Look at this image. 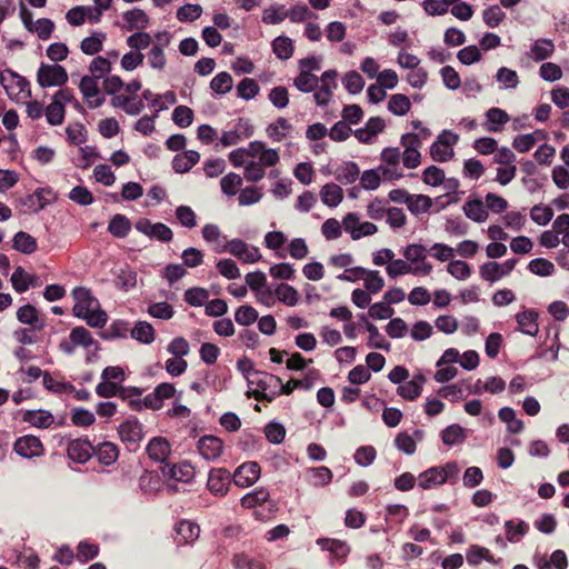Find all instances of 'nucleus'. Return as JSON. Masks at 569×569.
<instances>
[{
  "label": "nucleus",
  "instance_id": "obj_48",
  "mask_svg": "<svg viewBox=\"0 0 569 569\" xmlns=\"http://www.w3.org/2000/svg\"><path fill=\"white\" fill-rule=\"evenodd\" d=\"M366 329L369 332L368 346L370 348L387 351L390 349V343L386 341V339L380 335L378 328L373 323L366 321Z\"/></svg>",
  "mask_w": 569,
  "mask_h": 569
},
{
  "label": "nucleus",
  "instance_id": "obj_43",
  "mask_svg": "<svg viewBox=\"0 0 569 569\" xmlns=\"http://www.w3.org/2000/svg\"><path fill=\"white\" fill-rule=\"evenodd\" d=\"M233 80L230 73L222 71L219 72L210 82V88L217 94H224L232 89Z\"/></svg>",
  "mask_w": 569,
  "mask_h": 569
},
{
  "label": "nucleus",
  "instance_id": "obj_10",
  "mask_svg": "<svg viewBox=\"0 0 569 569\" xmlns=\"http://www.w3.org/2000/svg\"><path fill=\"white\" fill-rule=\"evenodd\" d=\"M261 468L256 461H248L239 466L233 476L232 480L236 486L244 488L252 486L260 477Z\"/></svg>",
  "mask_w": 569,
  "mask_h": 569
},
{
  "label": "nucleus",
  "instance_id": "obj_49",
  "mask_svg": "<svg viewBox=\"0 0 569 569\" xmlns=\"http://www.w3.org/2000/svg\"><path fill=\"white\" fill-rule=\"evenodd\" d=\"M80 319L84 320L91 328H103L108 322V315L101 309V306L97 309H92L88 313L83 315Z\"/></svg>",
  "mask_w": 569,
  "mask_h": 569
},
{
  "label": "nucleus",
  "instance_id": "obj_30",
  "mask_svg": "<svg viewBox=\"0 0 569 569\" xmlns=\"http://www.w3.org/2000/svg\"><path fill=\"white\" fill-rule=\"evenodd\" d=\"M130 333L133 339L141 343L149 345L154 341V329L147 321H138Z\"/></svg>",
  "mask_w": 569,
  "mask_h": 569
},
{
  "label": "nucleus",
  "instance_id": "obj_4",
  "mask_svg": "<svg viewBox=\"0 0 569 569\" xmlns=\"http://www.w3.org/2000/svg\"><path fill=\"white\" fill-rule=\"evenodd\" d=\"M13 451L22 458L31 459L43 455L41 440L32 435L19 437L13 443Z\"/></svg>",
  "mask_w": 569,
  "mask_h": 569
},
{
  "label": "nucleus",
  "instance_id": "obj_17",
  "mask_svg": "<svg viewBox=\"0 0 569 569\" xmlns=\"http://www.w3.org/2000/svg\"><path fill=\"white\" fill-rule=\"evenodd\" d=\"M17 319L23 325L31 326L34 330H42L46 327L44 321L39 318V311L30 303L17 310Z\"/></svg>",
  "mask_w": 569,
  "mask_h": 569
},
{
  "label": "nucleus",
  "instance_id": "obj_47",
  "mask_svg": "<svg viewBox=\"0 0 569 569\" xmlns=\"http://www.w3.org/2000/svg\"><path fill=\"white\" fill-rule=\"evenodd\" d=\"M201 13L200 4L186 3L177 10V19L181 22H193L200 18Z\"/></svg>",
  "mask_w": 569,
  "mask_h": 569
},
{
  "label": "nucleus",
  "instance_id": "obj_27",
  "mask_svg": "<svg viewBox=\"0 0 569 569\" xmlns=\"http://www.w3.org/2000/svg\"><path fill=\"white\" fill-rule=\"evenodd\" d=\"M322 202L328 207H337L343 199V190L336 183H327L320 191Z\"/></svg>",
  "mask_w": 569,
  "mask_h": 569
},
{
  "label": "nucleus",
  "instance_id": "obj_19",
  "mask_svg": "<svg viewBox=\"0 0 569 569\" xmlns=\"http://www.w3.org/2000/svg\"><path fill=\"white\" fill-rule=\"evenodd\" d=\"M462 210L468 219L478 223L485 222L489 216L483 201L478 198L466 201Z\"/></svg>",
  "mask_w": 569,
  "mask_h": 569
},
{
  "label": "nucleus",
  "instance_id": "obj_15",
  "mask_svg": "<svg viewBox=\"0 0 569 569\" xmlns=\"http://www.w3.org/2000/svg\"><path fill=\"white\" fill-rule=\"evenodd\" d=\"M200 160V153L196 150H187L177 153L172 159V169L177 173H186L191 170Z\"/></svg>",
  "mask_w": 569,
  "mask_h": 569
},
{
  "label": "nucleus",
  "instance_id": "obj_8",
  "mask_svg": "<svg viewBox=\"0 0 569 569\" xmlns=\"http://www.w3.org/2000/svg\"><path fill=\"white\" fill-rule=\"evenodd\" d=\"M456 470V463H447L445 467H432L419 475V486L430 489L443 485L448 480V470Z\"/></svg>",
  "mask_w": 569,
  "mask_h": 569
},
{
  "label": "nucleus",
  "instance_id": "obj_62",
  "mask_svg": "<svg viewBox=\"0 0 569 569\" xmlns=\"http://www.w3.org/2000/svg\"><path fill=\"white\" fill-rule=\"evenodd\" d=\"M258 319L257 310L251 306H241L234 313V320L241 326H250Z\"/></svg>",
  "mask_w": 569,
  "mask_h": 569
},
{
  "label": "nucleus",
  "instance_id": "obj_23",
  "mask_svg": "<svg viewBox=\"0 0 569 569\" xmlns=\"http://www.w3.org/2000/svg\"><path fill=\"white\" fill-rule=\"evenodd\" d=\"M12 247L21 253L31 254L37 251L38 242L37 239L28 232L18 231L13 237Z\"/></svg>",
  "mask_w": 569,
  "mask_h": 569
},
{
  "label": "nucleus",
  "instance_id": "obj_2",
  "mask_svg": "<svg viewBox=\"0 0 569 569\" xmlns=\"http://www.w3.org/2000/svg\"><path fill=\"white\" fill-rule=\"evenodd\" d=\"M458 136L449 130H443L430 147V154L435 161L445 162L452 154V144L457 143Z\"/></svg>",
  "mask_w": 569,
  "mask_h": 569
},
{
  "label": "nucleus",
  "instance_id": "obj_7",
  "mask_svg": "<svg viewBox=\"0 0 569 569\" xmlns=\"http://www.w3.org/2000/svg\"><path fill=\"white\" fill-rule=\"evenodd\" d=\"M389 199L396 203H406L411 212L417 210L412 204V200L421 202V209L427 212L432 207V199L426 194H410L405 189H393L389 192Z\"/></svg>",
  "mask_w": 569,
  "mask_h": 569
},
{
  "label": "nucleus",
  "instance_id": "obj_37",
  "mask_svg": "<svg viewBox=\"0 0 569 569\" xmlns=\"http://www.w3.org/2000/svg\"><path fill=\"white\" fill-rule=\"evenodd\" d=\"M487 119L489 124L487 126V131L489 132H498L500 128L498 126H503L509 121V114L500 109V108H491L487 111Z\"/></svg>",
  "mask_w": 569,
  "mask_h": 569
},
{
  "label": "nucleus",
  "instance_id": "obj_9",
  "mask_svg": "<svg viewBox=\"0 0 569 569\" xmlns=\"http://www.w3.org/2000/svg\"><path fill=\"white\" fill-rule=\"evenodd\" d=\"M56 199L50 188H39L33 193L27 194L19 200L20 204L32 212L44 209Z\"/></svg>",
  "mask_w": 569,
  "mask_h": 569
},
{
  "label": "nucleus",
  "instance_id": "obj_21",
  "mask_svg": "<svg viewBox=\"0 0 569 569\" xmlns=\"http://www.w3.org/2000/svg\"><path fill=\"white\" fill-rule=\"evenodd\" d=\"M176 532L178 535V543H189L198 539L200 535V528L197 523L181 520L176 525Z\"/></svg>",
  "mask_w": 569,
  "mask_h": 569
},
{
  "label": "nucleus",
  "instance_id": "obj_44",
  "mask_svg": "<svg viewBox=\"0 0 569 569\" xmlns=\"http://www.w3.org/2000/svg\"><path fill=\"white\" fill-rule=\"evenodd\" d=\"M278 299L287 306L293 307L298 303L299 293L296 288L287 283H280L276 288Z\"/></svg>",
  "mask_w": 569,
  "mask_h": 569
},
{
  "label": "nucleus",
  "instance_id": "obj_60",
  "mask_svg": "<svg viewBox=\"0 0 569 569\" xmlns=\"http://www.w3.org/2000/svg\"><path fill=\"white\" fill-rule=\"evenodd\" d=\"M447 271L458 280H465L470 277L471 268L462 260H452L447 264Z\"/></svg>",
  "mask_w": 569,
  "mask_h": 569
},
{
  "label": "nucleus",
  "instance_id": "obj_63",
  "mask_svg": "<svg viewBox=\"0 0 569 569\" xmlns=\"http://www.w3.org/2000/svg\"><path fill=\"white\" fill-rule=\"evenodd\" d=\"M264 435L269 442L279 445L284 440L286 428L278 422H269L264 428Z\"/></svg>",
  "mask_w": 569,
  "mask_h": 569
},
{
  "label": "nucleus",
  "instance_id": "obj_24",
  "mask_svg": "<svg viewBox=\"0 0 569 569\" xmlns=\"http://www.w3.org/2000/svg\"><path fill=\"white\" fill-rule=\"evenodd\" d=\"M122 18L127 22L126 28L129 31L133 29H144L149 23V17L142 9L139 8L126 11Z\"/></svg>",
  "mask_w": 569,
  "mask_h": 569
},
{
  "label": "nucleus",
  "instance_id": "obj_38",
  "mask_svg": "<svg viewBox=\"0 0 569 569\" xmlns=\"http://www.w3.org/2000/svg\"><path fill=\"white\" fill-rule=\"evenodd\" d=\"M411 108L410 99L402 93H396L390 97L388 110L396 116H405Z\"/></svg>",
  "mask_w": 569,
  "mask_h": 569
},
{
  "label": "nucleus",
  "instance_id": "obj_18",
  "mask_svg": "<svg viewBox=\"0 0 569 569\" xmlns=\"http://www.w3.org/2000/svg\"><path fill=\"white\" fill-rule=\"evenodd\" d=\"M537 319L538 312L531 309L523 310L516 315V320L520 331L531 337H535L539 331Z\"/></svg>",
  "mask_w": 569,
  "mask_h": 569
},
{
  "label": "nucleus",
  "instance_id": "obj_45",
  "mask_svg": "<svg viewBox=\"0 0 569 569\" xmlns=\"http://www.w3.org/2000/svg\"><path fill=\"white\" fill-rule=\"evenodd\" d=\"M142 390L137 387H121L118 397H120L122 400H127L132 410L139 411L142 408V400H140Z\"/></svg>",
  "mask_w": 569,
  "mask_h": 569
},
{
  "label": "nucleus",
  "instance_id": "obj_6",
  "mask_svg": "<svg viewBox=\"0 0 569 569\" xmlns=\"http://www.w3.org/2000/svg\"><path fill=\"white\" fill-rule=\"evenodd\" d=\"M136 229L149 238H154L161 242H170L173 238L172 230L162 222L152 223L148 219H141L136 223Z\"/></svg>",
  "mask_w": 569,
  "mask_h": 569
},
{
  "label": "nucleus",
  "instance_id": "obj_33",
  "mask_svg": "<svg viewBox=\"0 0 569 569\" xmlns=\"http://www.w3.org/2000/svg\"><path fill=\"white\" fill-rule=\"evenodd\" d=\"M10 280L13 289L19 293L26 292L30 286H34V277L26 273L22 267L16 268Z\"/></svg>",
  "mask_w": 569,
  "mask_h": 569
},
{
  "label": "nucleus",
  "instance_id": "obj_55",
  "mask_svg": "<svg viewBox=\"0 0 569 569\" xmlns=\"http://www.w3.org/2000/svg\"><path fill=\"white\" fill-rule=\"evenodd\" d=\"M99 555V546L94 543H89L87 541H80L77 547L76 558L84 563L89 560L94 559Z\"/></svg>",
  "mask_w": 569,
  "mask_h": 569
},
{
  "label": "nucleus",
  "instance_id": "obj_5",
  "mask_svg": "<svg viewBox=\"0 0 569 569\" xmlns=\"http://www.w3.org/2000/svg\"><path fill=\"white\" fill-rule=\"evenodd\" d=\"M231 473L226 468H212L209 472L207 487L214 496H226L231 483Z\"/></svg>",
  "mask_w": 569,
  "mask_h": 569
},
{
  "label": "nucleus",
  "instance_id": "obj_36",
  "mask_svg": "<svg viewBox=\"0 0 569 569\" xmlns=\"http://www.w3.org/2000/svg\"><path fill=\"white\" fill-rule=\"evenodd\" d=\"M70 341L73 346H81L83 348H90L98 342L92 338L90 331L82 326L73 328L69 335Z\"/></svg>",
  "mask_w": 569,
  "mask_h": 569
},
{
  "label": "nucleus",
  "instance_id": "obj_22",
  "mask_svg": "<svg viewBox=\"0 0 569 569\" xmlns=\"http://www.w3.org/2000/svg\"><path fill=\"white\" fill-rule=\"evenodd\" d=\"M249 385H256L264 392L270 393L272 390H278L281 386V378L264 371L254 372V378L249 380Z\"/></svg>",
  "mask_w": 569,
  "mask_h": 569
},
{
  "label": "nucleus",
  "instance_id": "obj_3",
  "mask_svg": "<svg viewBox=\"0 0 569 569\" xmlns=\"http://www.w3.org/2000/svg\"><path fill=\"white\" fill-rule=\"evenodd\" d=\"M76 303L72 308V313L77 318H81L83 315L97 309L100 305L99 300L92 296L90 289L86 287H76L71 292Z\"/></svg>",
  "mask_w": 569,
  "mask_h": 569
},
{
  "label": "nucleus",
  "instance_id": "obj_26",
  "mask_svg": "<svg viewBox=\"0 0 569 569\" xmlns=\"http://www.w3.org/2000/svg\"><path fill=\"white\" fill-rule=\"evenodd\" d=\"M359 173L360 170L358 164L356 162L349 161L337 168L335 176L336 180L340 183L351 184L358 179Z\"/></svg>",
  "mask_w": 569,
  "mask_h": 569
},
{
  "label": "nucleus",
  "instance_id": "obj_29",
  "mask_svg": "<svg viewBox=\"0 0 569 569\" xmlns=\"http://www.w3.org/2000/svg\"><path fill=\"white\" fill-rule=\"evenodd\" d=\"M131 230L130 220L123 214H116L109 222L108 231L116 238H124Z\"/></svg>",
  "mask_w": 569,
  "mask_h": 569
},
{
  "label": "nucleus",
  "instance_id": "obj_12",
  "mask_svg": "<svg viewBox=\"0 0 569 569\" xmlns=\"http://www.w3.org/2000/svg\"><path fill=\"white\" fill-rule=\"evenodd\" d=\"M118 432L121 441L129 446H138L143 437L142 425L138 419L123 421L120 423Z\"/></svg>",
  "mask_w": 569,
  "mask_h": 569
},
{
  "label": "nucleus",
  "instance_id": "obj_52",
  "mask_svg": "<svg viewBox=\"0 0 569 569\" xmlns=\"http://www.w3.org/2000/svg\"><path fill=\"white\" fill-rule=\"evenodd\" d=\"M172 121L180 128H187L193 121V111L187 106H178L172 112Z\"/></svg>",
  "mask_w": 569,
  "mask_h": 569
},
{
  "label": "nucleus",
  "instance_id": "obj_31",
  "mask_svg": "<svg viewBox=\"0 0 569 569\" xmlns=\"http://www.w3.org/2000/svg\"><path fill=\"white\" fill-rule=\"evenodd\" d=\"M555 44L550 39H538L531 47V53L535 61H542L552 56Z\"/></svg>",
  "mask_w": 569,
  "mask_h": 569
},
{
  "label": "nucleus",
  "instance_id": "obj_13",
  "mask_svg": "<svg viewBox=\"0 0 569 569\" xmlns=\"http://www.w3.org/2000/svg\"><path fill=\"white\" fill-rule=\"evenodd\" d=\"M93 446L88 439H74L68 443V457L78 463H86L92 456Z\"/></svg>",
  "mask_w": 569,
  "mask_h": 569
},
{
  "label": "nucleus",
  "instance_id": "obj_34",
  "mask_svg": "<svg viewBox=\"0 0 569 569\" xmlns=\"http://www.w3.org/2000/svg\"><path fill=\"white\" fill-rule=\"evenodd\" d=\"M272 50L277 58L288 60L293 54V44L290 38L279 36L272 41Z\"/></svg>",
  "mask_w": 569,
  "mask_h": 569
},
{
  "label": "nucleus",
  "instance_id": "obj_58",
  "mask_svg": "<svg viewBox=\"0 0 569 569\" xmlns=\"http://www.w3.org/2000/svg\"><path fill=\"white\" fill-rule=\"evenodd\" d=\"M482 18L489 28H496L503 21L506 13L499 6H491L483 10Z\"/></svg>",
  "mask_w": 569,
  "mask_h": 569
},
{
  "label": "nucleus",
  "instance_id": "obj_61",
  "mask_svg": "<svg viewBox=\"0 0 569 569\" xmlns=\"http://www.w3.org/2000/svg\"><path fill=\"white\" fill-rule=\"evenodd\" d=\"M194 470L193 467L190 463H181L179 466L173 465L169 468L168 475L178 480V481H184L188 482L193 477Z\"/></svg>",
  "mask_w": 569,
  "mask_h": 569
},
{
  "label": "nucleus",
  "instance_id": "obj_32",
  "mask_svg": "<svg viewBox=\"0 0 569 569\" xmlns=\"http://www.w3.org/2000/svg\"><path fill=\"white\" fill-rule=\"evenodd\" d=\"M293 84L302 92H311L318 88L319 78L308 70H301L295 78Z\"/></svg>",
  "mask_w": 569,
  "mask_h": 569
},
{
  "label": "nucleus",
  "instance_id": "obj_51",
  "mask_svg": "<svg viewBox=\"0 0 569 569\" xmlns=\"http://www.w3.org/2000/svg\"><path fill=\"white\" fill-rule=\"evenodd\" d=\"M100 78V74L98 76H83L79 89L84 98L90 99L100 92L98 87V79Z\"/></svg>",
  "mask_w": 569,
  "mask_h": 569
},
{
  "label": "nucleus",
  "instance_id": "obj_39",
  "mask_svg": "<svg viewBox=\"0 0 569 569\" xmlns=\"http://www.w3.org/2000/svg\"><path fill=\"white\" fill-rule=\"evenodd\" d=\"M442 442L447 446H453L462 442L466 439L465 429L457 423L448 426L441 432Z\"/></svg>",
  "mask_w": 569,
  "mask_h": 569
},
{
  "label": "nucleus",
  "instance_id": "obj_25",
  "mask_svg": "<svg viewBox=\"0 0 569 569\" xmlns=\"http://www.w3.org/2000/svg\"><path fill=\"white\" fill-rule=\"evenodd\" d=\"M466 559L467 562L471 566L479 565L481 560H486L490 563H497V560L493 558L490 550L478 545H472L469 547L466 552Z\"/></svg>",
  "mask_w": 569,
  "mask_h": 569
},
{
  "label": "nucleus",
  "instance_id": "obj_1",
  "mask_svg": "<svg viewBox=\"0 0 569 569\" xmlns=\"http://www.w3.org/2000/svg\"><path fill=\"white\" fill-rule=\"evenodd\" d=\"M68 81L64 67L42 62L37 71V82L41 88L61 87Z\"/></svg>",
  "mask_w": 569,
  "mask_h": 569
},
{
  "label": "nucleus",
  "instance_id": "obj_64",
  "mask_svg": "<svg viewBox=\"0 0 569 569\" xmlns=\"http://www.w3.org/2000/svg\"><path fill=\"white\" fill-rule=\"evenodd\" d=\"M395 446L398 450L405 452L408 456L413 455L417 450L415 439L407 432H400L396 436Z\"/></svg>",
  "mask_w": 569,
  "mask_h": 569
},
{
  "label": "nucleus",
  "instance_id": "obj_42",
  "mask_svg": "<svg viewBox=\"0 0 569 569\" xmlns=\"http://www.w3.org/2000/svg\"><path fill=\"white\" fill-rule=\"evenodd\" d=\"M317 543L337 557H346L350 551L347 542L338 539L321 538L318 539Z\"/></svg>",
  "mask_w": 569,
  "mask_h": 569
},
{
  "label": "nucleus",
  "instance_id": "obj_40",
  "mask_svg": "<svg viewBox=\"0 0 569 569\" xmlns=\"http://www.w3.org/2000/svg\"><path fill=\"white\" fill-rule=\"evenodd\" d=\"M268 498H269V491L264 488H259V489H256V490L244 495L241 498L240 503L243 508L251 509V508L262 505L263 502H266L268 500Z\"/></svg>",
  "mask_w": 569,
  "mask_h": 569
},
{
  "label": "nucleus",
  "instance_id": "obj_35",
  "mask_svg": "<svg viewBox=\"0 0 569 569\" xmlns=\"http://www.w3.org/2000/svg\"><path fill=\"white\" fill-rule=\"evenodd\" d=\"M106 39V33L98 32L90 37L84 38L81 41L80 49L84 54L93 56L102 50L103 40Z\"/></svg>",
  "mask_w": 569,
  "mask_h": 569
},
{
  "label": "nucleus",
  "instance_id": "obj_11",
  "mask_svg": "<svg viewBox=\"0 0 569 569\" xmlns=\"http://www.w3.org/2000/svg\"><path fill=\"white\" fill-rule=\"evenodd\" d=\"M517 262V259H508L502 266L498 262H486L480 267V274L485 280L495 282L501 277L510 273L515 269Z\"/></svg>",
  "mask_w": 569,
  "mask_h": 569
},
{
  "label": "nucleus",
  "instance_id": "obj_28",
  "mask_svg": "<svg viewBox=\"0 0 569 569\" xmlns=\"http://www.w3.org/2000/svg\"><path fill=\"white\" fill-rule=\"evenodd\" d=\"M23 421L38 428H48L53 422V416L46 410H28L23 415Z\"/></svg>",
  "mask_w": 569,
  "mask_h": 569
},
{
  "label": "nucleus",
  "instance_id": "obj_56",
  "mask_svg": "<svg viewBox=\"0 0 569 569\" xmlns=\"http://www.w3.org/2000/svg\"><path fill=\"white\" fill-rule=\"evenodd\" d=\"M128 331H129V328H128L127 321L116 320L100 336L104 340H110V339H116V338H126Z\"/></svg>",
  "mask_w": 569,
  "mask_h": 569
},
{
  "label": "nucleus",
  "instance_id": "obj_59",
  "mask_svg": "<svg viewBox=\"0 0 569 569\" xmlns=\"http://www.w3.org/2000/svg\"><path fill=\"white\" fill-rule=\"evenodd\" d=\"M208 298L209 292L206 289L199 287L190 288L184 292L186 302L193 307H200L204 305Z\"/></svg>",
  "mask_w": 569,
  "mask_h": 569
},
{
  "label": "nucleus",
  "instance_id": "obj_50",
  "mask_svg": "<svg viewBox=\"0 0 569 569\" xmlns=\"http://www.w3.org/2000/svg\"><path fill=\"white\" fill-rule=\"evenodd\" d=\"M259 89L258 82L252 78L242 79L237 87L238 96L244 100L254 98L259 93Z\"/></svg>",
  "mask_w": 569,
  "mask_h": 569
},
{
  "label": "nucleus",
  "instance_id": "obj_14",
  "mask_svg": "<svg viewBox=\"0 0 569 569\" xmlns=\"http://www.w3.org/2000/svg\"><path fill=\"white\" fill-rule=\"evenodd\" d=\"M223 443L214 436H203L198 441V450L207 460H214L222 453Z\"/></svg>",
  "mask_w": 569,
  "mask_h": 569
},
{
  "label": "nucleus",
  "instance_id": "obj_54",
  "mask_svg": "<svg viewBox=\"0 0 569 569\" xmlns=\"http://www.w3.org/2000/svg\"><path fill=\"white\" fill-rule=\"evenodd\" d=\"M64 106H62L59 101H53L47 107L46 117L47 121L51 126H59L64 120Z\"/></svg>",
  "mask_w": 569,
  "mask_h": 569
},
{
  "label": "nucleus",
  "instance_id": "obj_16",
  "mask_svg": "<svg viewBox=\"0 0 569 569\" xmlns=\"http://www.w3.org/2000/svg\"><path fill=\"white\" fill-rule=\"evenodd\" d=\"M146 450L150 459L157 462H163L170 455L171 447L167 439L154 437L149 441Z\"/></svg>",
  "mask_w": 569,
  "mask_h": 569
},
{
  "label": "nucleus",
  "instance_id": "obj_53",
  "mask_svg": "<svg viewBox=\"0 0 569 569\" xmlns=\"http://www.w3.org/2000/svg\"><path fill=\"white\" fill-rule=\"evenodd\" d=\"M528 269L537 276L547 277L552 274L555 266L551 261L545 258H536L529 262Z\"/></svg>",
  "mask_w": 569,
  "mask_h": 569
},
{
  "label": "nucleus",
  "instance_id": "obj_46",
  "mask_svg": "<svg viewBox=\"0 0 569 569\" xmlns=\"http://www.w3.org/2000/svg\"><path fill=\"white\" fill-rule=\"evenodd\" d=\"M288 18V10L284 9V6L279 7H269L266 8L262 13V21L266 24H278L284 21Z\"/></svg>",
  "mask_w": 569,
  "mask_h": 569
},
{
  "label": "nucleus",
  "instance_id": "obj_20",
  "mask_svg": "<svg viewBox=\"0 0 569 569\" xmlns=\"http://www.w3.org/2000/svg\"><path fill=\"white\" fill-rule=\"evenodd\" d=\"M94 456H97L100 463L104 466H111L114 463L119 457V449L112 442H102L97 447H93L92 451Z\"/></svg>",
  "mask_w": 569,
  "mask_h": 569
},
{
  "label": "nucleus",
  "instance_id": "obj_41",
  "mask_svg": "<svg viewBox=\"0 0 569 569\" xmlns=\"http://www.w3.org/2000/svg\"><path fill=\"white\" fill-rule=\"evenodd\" d=\"M505 529L507 540L515 542L529 531V525L523 520H519L517 523H515L513 520H507L505 522Z\"/></svg>",
  "mask_w": 569,
  "mask_h": 569
},
{
  "label": "nucleus",
  "instance_id": "obj_57",
  "mask_svg": "<svg viewBox=\"0 0 569 569\" xmlns=\"http://www.w3.org/2000/svg\"><path fill=\"white\" fill-rule=\"evenodd\" d=\"M403 257L411 263L423 262L427 257V249L420 243L408 244L403 250Z\"/></svg>",
  "mask_w": 569,
  "mask_h": 569
}]
</instances>
